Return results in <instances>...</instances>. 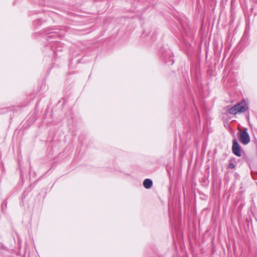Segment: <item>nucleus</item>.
Listing matches in <instances>:
<instances>
[{
  "mask_svg": "<svg viewBox=\"0 0 257 257\" xmlns=\"http://www.w3.org/2000/svg\"><path fill=\"white\" fill-rule=\"evenodd\" d=\"M248 108V106L245 101H241L237 103L233 107L230 108L227 111L228 113L231 114H236L237 113L245 112Z\"/></svg>",
  "mask_w": 257,
  "mask_h": 257,
  "instance_id": "obj_1",
  "label": "nucleus"
},
{
  "mask_svg": "<svg viewBox=\"0 0 257 257\" xmlns=\"http://www.w3.org/2000/svg\"><path fill=\"white\" fill-rule=\"evenodd\" d=\"M239 140L241 143L243 145H247L250 142V137L246 131V130L240 132L239 135Z\"/></svg>",
  "mask_w": 257,
  "mask_h": 257,
  "instance_id": "obj_2",
  "label": "nucleus"
},
{
  "mask_svg": "<svg viewBox=\"0 0 257 257\" xmlns=\"http://www.w3.org/2000/svg\"><path fill=\"white\" fill-rule=\"evenodd\" d=\"M232 152L237 157H240L241 155L240 147L239 145L237 140L233 139L232 141Z\"/></svg>",
  "mask_w": 257,
  "mask_h": 257,
  "instance_id": "obj_3",
  "label": "nucleus"
},
{
  "mask_svg": "<svg viewBox=\"0 0 257 257\" xmlns=\"http://www.w3.org/2000/svg\"><path fill=\"white\" fill-rule=\"evenodd\" d=\"M153 185L152 181L150 179H146L143 182V185L146 189L150 188Z\"/></svg>",
  "mask_w": 257,
  "mask_h": 257,
  "instance_id": "obj_4",
  "label": "nucleus"
},
{
  "mask_svg": "<svg viewBox=\"0 0 257 257\" xmlns=\"http://www.w3.org/2000/svg\"><path fill=\"white\" fill-rule=\"evenodd\" d=\"M228 168L229 169H234L235 168V165L233 163H229L228 165Z\"/></svg>",
  "mask_w": 257,
  "mask_h": 257,
  "instance_id": "obj_5",
  "label": "nucleus"
},
{
  "mask_svg": "<svg viewBox=\"0 0 257 257\" xmlns=\"http://www.w3.org/2000/svg\"><path fill=\"white\" fill-rule=\"evenodd\" d=\"M3 244L1 242H0V249L3 248Z\"/></svg>",
  "mask_w": 257,
  "mask_h": 257,
  "instance_id": "obj_6",
  "label": "nucleus"
},
{
  "mask_svg": "<svg viewBox=\"0 0 257 257\" xmlns=\"http://www.w3.org/2000/svg\"><path fill=\"white\" fill-rule=\"evenodd\" d=\"M253 3L257 4V0H251Z\"/></svg>",
  "mask_w": 257,
  "mask_h": 257,
  "instance_id": "obj_7",
  "label": "nucleus"
}]
</instances>
